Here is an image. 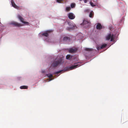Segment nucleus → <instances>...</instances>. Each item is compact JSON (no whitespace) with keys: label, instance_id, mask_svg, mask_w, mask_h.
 <instances>
[{"label":"nucleus","instance_id":"obj_1","mask_svg":"<svg viewBox=\"0 0 128 128\" xmlns=\"http://www.w3.org/2000/svg\"><path fill=\"white\" fill-rule=\"evenodd\" d=\"M17 18L20 20V22L22 23V24L18 23L16 22L12 21L10 23V24L12 25L15 26L19 27L23 26L28 25L29 23L24 21L23 18H22L21 15L18 14L17 16Z\"/></svg>","mask_w":128,"mask_h":128},{"label":"nucleus","instance_id":"obj_2","mask_svg":"<svg viewBox=\"0 0 128 128\" xmlns=\"http://www.w3.org/2000/svg\"><path fill=\"white\" fill-rule=\"evenodd\" d=\"M50 31H46L44 32H40L38 34V35L42 37V36H44L45 37V40L47 42H50L49 40V38L48 37V33L50 32Z\"/></svg>","mask_w":128,"mask_h":128},{"label":"nucleus","instance_id":"obj_3","mask_svg":"<svg viewBox=\"0 0 128 128\" xmlns=\"http://www.w3.org/2000/svg\"><path fill=\"white\" fill-rule=\"evenodd\" d=\"M62 62V59H60L58 60L56 59L52 65V66L54 67H55L58 66Z\"/></svg>","mask_w":128,"mask_h":128},{"label":"nucleus","instance_id":"obj_4","mask_svg":"<svg viewBox=\"0 0 128 128\" xmlns=\"http://www.w3.org/2000/svg\"><path fill=\"white\" fill-rule=\"evenodd\" d=\"M115 38L114 34L109 33L106 36V40H110V41H112Z\"/></svg>","mask_w":128,"mask_h":128},{"label":"nucleus","instance_id":"obj_5","mask_svg":"<svg viewBox=\"0 0 128 128\" xmlns=\"http://www.w3.org/2000/svg\"><path fill=\"white\" fill-rule=\"evenodd\" d=\"M81 64L80 62L75 64L74 65L68 68V70H70L75 68L77 67H78L81 65Z\"/></svg>","mask_w":128,"mask_h":128},{"label":"nucleus","instance_id":"obj_6","mask_svg":"<svg viewBox=\"0 0 128 128\" xmlns=\"http://www.w3.org/2000/svg\"><path fill=\"white\" fill-rule=\"evenodd\" d=\"M68 25L69 27L66 28V29L70 30L72 29H74L76 28V27L72 24V23L69 22L68 23Z\"/></svg>","mask_w":128,"mask_h":128},{"label":"nucleus","instance_id":"obj_7","mask_svg":"<svg viewBox=\"0 0 128 128\" xmlns=\"http://www.w3.org/2000/svg\"><path fill=\"white\" fill-rule=\"evenodd\" d=\"M68 16L69 18L71 20L74 19L75 18V16L72 13L70 12L68 14Z\"/></svg>","mask_w":128,"mask_h":128},{"label":"nucleus","instance_id":"obj_8","mask_svg":"<svg viewBox=\"0 0 128 128\" xmlns=\"http://www.w3.org/2000/svg\"><path fill=\"white\" fill-rule=\"evenodd\" d=\"M83 24L84 25L86 28L88 27L90 25V23L86 20H84L83 23Z\"/></svg>","mask_w":128,"mask_h":128},{"label":"nucleus","instance_id":"obj_9","mask_svg":"<svg viewBox=\"0 0 128 128\" xmlns=\"http://www.w3.org/2000/svg\"><path fill=\"white\" fill-rule=\"evenodd\" d=\"M11 3L12 6L14 8L18 10H19L20 9V7L16 5L13 1H11Z\"/></svg>","mask_w":128,"mask_h":128},{"label":"nucleus","instance_id":"obj_10","mask_svg":"<svg viewBox=\"0 0 128 128\" xmlns=\"http://www.w3.org/2000/svg\"><path fill=\"white\" fill-rule=\"evenodd\" d=\"M106 44H102L100 47L97 46L96 47L97 49L98 50H99L100 49L103 48L105 47L106 46Z\"/></svg>","mask_w":128,"mask_h":128},{"label":"nucleus","instance_id":"obj_11","mask_svg":"<svg viewBox=\"0 0 128 128\" xmlns=\"http://www.w3.org/2000/svg\"><path fill=\"white\" fill-rule=\"evenodd\" d=\"M90 5L93 7L96 6L97 5V3L96 2H94L93 3L91 1L90 2Z\"/></svg>","mask_w":128,"mask_h":128},{"label":"nucleus","instance_id":"obj_12","mask_svg":"<svg viewBox=\"0 0 128 128\" xmlns=\"http://www.w3.org/2000/svg\"><path fill=\"white\" fill-rule=\"evenodd\" d=\"M96 27L97 29H100L102 28V26L100 24L98 23L97 24Z\"/></svg>","mask_w":128,"mask_h":128},{"label":"nucleus","instance_id":"obj_13","mask_svg":"<svg viewBox=\"0 0 128 128\" xmlns=\"http://www.w3.org/2000/svg\"><path fill=\"white\" fill-rule=\"evenodd\" d=\"M94 13L92 11H90V13L89 14V16L90 18H92L94 16Z\"/></svg>","mask_w":128,"mask_h":128},{"label":"nucleus","instance_id":"obj_14","mask_svg":"<svg viewBox=\"0 0 128 128\" xmlns=\"http://www.w3.org/2000/svg\"><path fill=\"white\" fill-rule=\"evenodd\" d=\"M69 40V38L67 37H64L63 38V41H64L67 42L68 40Z\"/></svg>","mask_w":128,"mask_h":128},{"label":"nucleus","instance_id":"obj_15","mask_svg":"<svg viewBox=\"0 0 128 128\" xmlns=\"http://www.w3.org/2000/svg\"><path fill=\"white\" fill-rule=\"evenodd\" d=\"M28 86H20V88L21 89H27L28 88Z\"/></svg>","mask_w":128,"mask_h":128},{"label":"nucleus","instance_id":"obj_16","mask_svg":"<svg viewBox=\"0 0 128 128\" xmlns=\"http://www.w3.org/2000/svg\"><path fill=\"white\" fill-rule=\"evenodd\" d=\"M72 56L70 55H68L66 56L67 59L70 60Z\"/></svg>","mask_w":128,"mask_h":128},{"label":"nucleus","instance_id":"obj_17","mask_svg":"<svg viewBox=\"0 0 128 128\" xmlns=\"http://www.w3.org/2000/svg\"><path fill=\"white\" fill-rule=\"evenodd\" d=\"M75 51V50L73 49L72 48H71L69 50V52L70 53L74 52Z\"/></svg>","mask_w":128,"mask_h":128},{"label":"nucleus","instance_id":"obj_18","mask_svg":"<svg viewBox=\"0 0 128 128\" xmlns=\"http://www.w3.org/2000/svg\"><path fill=\"white\" fill-rule=\"evenodd\" d=\"M70 10V7H67L66 8V10L67 11H69Z\"/></svg>","mask_w":128,"mask_h":128},{"label":"nucleus","instance_id":"obj_19","mask_svg":"<svg viewBox=\"0 0 128 128\" xmlns=\"http://www.w3.org/2000/svg\"><path fill=\"white\" fill-rule=\"evenodd\" d=\"M75 4L74 3H72L71 4L70 6L72 8H73L75 7Z\"/></svg>","mask_w":128,"mask_h":128},{"label":"nucleus","instance_id":"obj_20","mask_svg":"<svg viewBox=\"0 0 128 128\" xmlns=\"http://www.w3.org/2000/svg\"><path fill=\"white\" fill-rule=\"evenodd\" d=\"M47 76L49 77V78H50L52 76V74H47Z\"/></svg>","mask_w":128,"mask_h":128},{"label":"nucleus","instance_id":"obj_21","mask_svg":"<svg viewBox=\"0 0 128 128\" xmlns=\"http://www.w3.org/2000/svg\"><path fill=\"white\" fill-rule=\"evenodd\" d=\"M62 71L63 70H61L56 72V75L58 76L59 75L58 74L60 73V72H62Z\"/></svg>","mask_w":128,"mask_h":128},{"label":"nucleus","instance_id":"obj_22","mask_svg":"<svg viewBox=\"0 0 128 128\" xmlns=\"http://www.w3.org/2000/svg\"><path fill=\"white\" fill-rule=\"evenodd\" d=\"M85 50L87 51H90L91 50H92V49L91 48H86L85 49Z\"/></svg>","mask_w":128,"mask_h":128},{"label":"nucleus","instance_id":"obj_23","mask_svg":"<svg viewBox=\"0 0 128 128\" xmlns=\"http://www.w3.org/2000/svg\"><path fill=\"white\" fill-rule=\"evenodd\" d=\"M63 0H56L57 2L58 3H61L63 1Z\"/></svg>","mask_w":128,"mask_h":128},{"label":"nucleus","instance_id":"obj_24","mask_svg":"<svg viewBox=\"0 0 128 128\" xmlns=\"http://www.w3.org/2000/svg\"><path fill=\"white\" fill-rule=\"evenodd\" d=\"M90 10L88 9V10H85V12H90Z\"/></svg>","mask_w":128,"mask_h":128},{"label":"nucleus","instance_id":"obj_25","mask_svg":"<svg viewBox=\"0 0 128 128\" xmlns=\"http://www.w3.org/2000/svg\"><path fill=\"white\" fill-rule=\"evenodd\" d=\"M53 80V79H52V78H51V79H50L49 81H50V80Z\"/></svg>","mask_w":128,"mask_h":128},{"label":"nucleus","instance_id":"obj_26","mask_svg":"<svg viewBox=\"0 0 128 128\" xmlns=\"http://www.w3.org/2000/svg\"><path fill=\"white\" fill-rule=\"evenodd\" d=\"M42 72L43 73H44V71H42Z\"/></svg>","mask_w":128,"mask_h":128}]
</instances>
